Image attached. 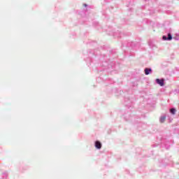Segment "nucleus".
<instances>
[{"label":"nucleus","mask_w":179,"mask_h":179,"mask_svg":"<svg viewBox=\"0 0 179 179\" xmlns=\"http://www.w3.org/2000/svg\"><path fill=\"white\" fill-rule=\"evenodd\" d=\"M95 148H96V149H101V143H100V141H96Z\"/></svg>","instance_id":"obj_2"},{"label":"nucleus","mask_w":179,"mask_h":179,"mask_svg":"<svg viewBox=\"0 0 179 179\" xmlns=\"http://www.w3.org/2000/svg\"><path fill=\"white\" fill-rule=\"evenodd\" d=\"M164 121H166V116L162 117L160 118V122L163 123Z\"/></svg>","instance_id":"obj_5"},{"label":"nucleus","mask_w":179,"mask_h":179,"mask_svg":"<svg viewBox=\"0 0 179 179\" xmlns=\"http://www.w3.org/2000/svg\"><path fill=\"white\" fill-rule=\"evenodd\" d=\"M156 82L158 85H159V86H164V80H163V79L160 80V79L157 78L156 80Z\"/></svg>","instance_id":"obj_1"},{"label":"nucleus","mask_w":179,"mask_h":179,"mask_svg":"<svg viewBox=\"0 0 179 179\" xmlns=\"http://www.w3.org/2000/svg\"><path fill=\"white\" fill-rule=\"evenodd\" d=\"M150 72H152V69H148V68L145 69V75H149Z\"/></svg>","instance_id":"obj_3"},{"label":"nucleus","mask_w":179,"mask_h":179,"mask_svg":"<svg viewBox=\"0 0 179 179\" xmlns=\"http://www.w3.org/2000/svg\"><path fill=\"white\" fill-rule=\"evenodd\" d=\"M176 108H171L170 110V113H171L173 115L176 114Z\"/></svg>","instance_id":"obj_4"},{"label":"nucleus","mask_w":179,"mask_h":179,"mask_svg":"<svg viewBox=\"0 0 179 179\" xmlns=\"http://www.w3.org/2000/svg\"><path fill=\"white\" fill-rule=\"evenodd\" d=\"M162 38H163V40H167V37H166V36H164L162 37Z\"/></svg>","instance_id":"obj_7"},{"label":"nucleus","mask_w":179,"mask_h":179,"mask_svg":"<svg viewBox=\"0 0 179 179\" xmlns=\"http://www.w3.org/2000/svg\"><path fill=\"white\" fill-rule=\"evenodd\" d=\"M167 40H173V37L171 36V34H168Z\"/></svg>","instance_id":"obj_6"}]
</instances>
